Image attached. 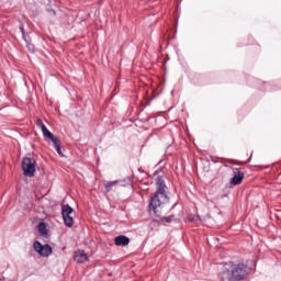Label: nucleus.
Listing matches in <instances>:
<instances>
[{
	"label": "nucleus",
	"mask_w": 281,
	"mask_h": 281,
	"mask_svg": "<svg viewBox=\"0 0 281 281\" xmlns=\"http://www.w3.org/2000/svg\"><path fill=\"white\" fill-rule=\"evenodd\" d=\"M249 271L251 269L243 262L225 263L218 273V278L221 281H243L249 276Z\"/></svg>",
	"instance_id": "nucleus-1"
},
{
	"label": "nucleus",
	"mask_w": 281,
	"mask_h": 281,
	"mask_svg": "<svg viewBox=\"0 0 281 281\" xmlns=\"http://www.w3.org/2000/svg\"><path fill=\"white\" fill-rule=\"evenodd\" d=\"M167 189L164 178H158L156 180V192L154 193V196L150 198L149 202V212H154L156 216H159L161 207L168 203Z\"/></svg>",
	"instance_id": "nucleus-2"
},
{
	"label": "nucleus",
	"mask_w": 281,
	"mask_h": 281,
	"mask_svg": "<svg viewBox=\"0 0 281 281\" xmlns=\"http://www.w3.org/2000/svg\"><path fill=\"white\" fill-rule=\"evenodd\" d=\"M22 170L25 177H33L34 172H36V160L29 157L23 158Z\"/></svg>",
	"instance_id": "nucleus-3"
},
{
	"label": "nucleus",
	"mask_w": 281,
	"mask_h": 281,
	"mask_svg": "<svg viewBox=\"0 0 281 281\" xmlns=\"http://www.w3.org/2000/svg\"><path fill=\"white\" fill-rule=\"evenodd\" d=\"M61 216L66 227H74V209L68 204L61 206Z\"/></svg>",
	"instance_id": "nucleus-4"
},
{
	"label": "nucleus",
	"mask_w": 281,
	"mask_h": 281,
	"mask_svg": "<svg viewBox=\"0 0 281 281\" xmlns=\"http://www.w3.org/2000/svg\"><path fill=\"white\" fill-rule=\"evenodd\" d=\"M34 250L40 254L43 258H47L48 256H52V246L41 244L40 241H35L33 244Z\"/></svg>",
	"instance_id": "nucleus-5"
},
{
	"label": "nucleus",
	"mask_w": 281,
	"mask_h": 281,
	"mask_svg": "<svg viewBox=\"0 0 281 281\" xmlns=\"http://www.w3.org/2000/svg\"><path fill=\"white\" fill-rule=\"evenodd\" d=\"M233 172L234 177L231 180L232 186H240L243 183V179H245V173L238 168H235Z\"/></svg>",
	"instance_id": "nucleus-6"
},
{
	"label": "nucleus",
	"mask_w": 281,
	"mask_h": 281,
	"mask_svg": "<svg viewBox=\"0 0 281 281\" xmlns=\"http://www.w3.org/2000/svg\"><path fill=\"white\" fill-rule=\"evenodd\" d=\"M75 260L76 262L85 263L88 262L89 257L85 254V250L75 251Z\"/></svg>",
	"instance_id": "nucleus-7"
},
{
	"label": "nucleus",
	"mask_w": 281,
	"mask_h": 281,
	"mask_svg": "<svg viewBox=\"0 0 281 281\" xmlns=\"http://www.w3.org/2000/svg\"><path fill=\"white\" fill-rule=\"evenodd\" d=\"M114 243L117 247H126L131 243V239L124 235H120L115 237Z\"/></svg>",
	"instance_id": "nucleus-8"
},
{
	"label": "nucleus",
	"mask_w": 281,
	"mask_h": 281,
	"mask_svg": "<svg viewBox=\"0 0 281 281\" xmlns=\"http://www.w3.org/2000/svg\"><path fill=\"white\" fill-rule=\"evenodd\" d=\"M42 134H43L44 139H48L49 142H53V143H55L56 140H58V137H57V136H54V135L52 134V132H49V130H47V126H46V127H43Z\"/></svg>",
	"instance_id": "nucleus-9"
},
{
	"label": "nucleus",
	"mask_w": 281,
	"mask_h": 281,
	"mask_svg": "<svg viewBox=\"0 0 281 281\" xmlns=\"http://www.w3.org/2000/svg\"><path fill=\"white\" fill-rule=\"evenodd\" d=\"M117 183H120V181H117V180L104 182V188H105L106 192H111V190H113V188H115V186H117Z\"/></svg>",
	"instance_id": "nucleus-10"
},
{
	"label": "nucleus",
	"mask_w": 281,
	"mask_h": 281,
	"mask_svg": "<svg viewBox=\"0 0 281 281\" xmlns=\"http://www.w3.org/2000/svg\"><path fill=\"white\" fill-rule=\"evenodd\" d=\"M38 232L41 236H47V225L45 224V222H41L38 224Z\"/></svg>",
	"instance_id": "nucleus-11"
},
{
	"label": "nucleus",
	"mask_w": 281,
	"mask_h": 281,
	"mask_svg": "<svg viewBox=\"0 0 281 281\" xmlns=\"http://www.w3.org/2000/svg\"><path fill=\"white\" fill-rule=\"evenodd\" d=\"M53 144H54V147H55V149H56L58 156H59V157H64L63 150L60 149V139L57 138V140H55Z\"/></svg>",
	"instance_id": "nucleus-12"
},
{
	"label": "nucleus",
	"mask_w": 281,
	"mask_h": 281,
	"mask_svg": "<svg viewBox=\"0 0 281 281\" xmlns=\"http://www.w3.org/2000/svg\"><path fill=\"white\" fill-rule=\"evenodd\" d=\"M37 126L41 127V131H43V128H45V123H43V120L38 119L37 120Z\"/></svg>",
	"instance_id": "nucleus-13"
},
{
	"label": "nucleus",
	"mask_w": 281,
	"mask_h": 281,
	"mask_svg": "<svg viewBox=\"0 0 281 281\" xmlns=\"http://www.w3.org/2000/svg\"><path fill=\"white\" fill-rule=\"evenodd\" d=\"M20 32L22 33V36L25 41V27H23V25L20 26Z\"/></svg>",
	"instance_id": "nucleus-14"
},
{
	"label": "nucleus",
	"mask_w": 281,
	"mask_h": 281,
	"mask_svg": "<svg viewBox=\"0 0 281 281\" xmlns=\"http://www.w3.org/2000/svg\"><path fill=\"white\" fill-rule=\"evenodd\" d=\"M162 221H166V223H171L172 222V216L164 217Z\"/></svg>",
	"instance_id": "nucleus-15"
},
{
	"label": "nucleus",
	"mask_w": 281,
	"mask_h": 281,
	"mask_svg": "<svg viewBox=\"0 0 281 281\" xmlns=\"http://www.w3.org/2000/svg\"><path fill=\"white\" fill-rule=\"evenodd\" d=\"M27 48L30 52H34L35 48H34V45L33 44H27Z\"/></svg>",
	"instance_id": "nucleus-16"
}]
</instances>
